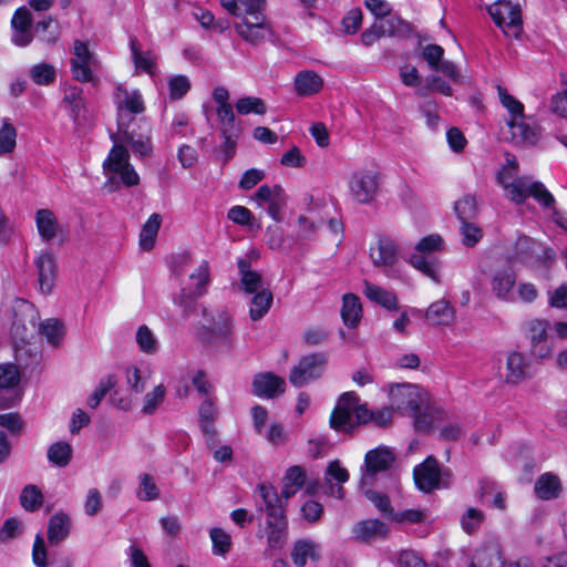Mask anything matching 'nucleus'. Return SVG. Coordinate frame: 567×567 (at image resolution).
<instances>
[{"instance_id":"obj_42","label":"nucleus","mask_w":567,"mask_h":567,"mask_svg":"<svg viewBox=\"0 0 567 567\" xmlns=\"http://www.w3.org/2000/svg\"><path fill=\"white\" fill-rule=\"evenodd\" d=\"M73 456V449L66 441H56L49 445L47 457L49 463L56 467H65Z\"/></svg>"},{"instance_id":"obj_21","label":"nucleus","mask_w":567,"mask_h":567,"mask_svg":"<svg viewBox=\"0 0 567 567\" xmlns=\"http://www.w3.org/2000/svg\"><path fill=\"white\" fill-rule=\"evenodd\" d=\"M350 478L348 470L342 466L339 460L329 462L323 476V491L324 494L338 499L344 497L342 484L347 483Z\"/></svg>"},{"instance_id":"obj_58","label":"nucleus","mask_w":567,"mask_h":567,"mask_svg":"<svg viewBox=\"0 0 567 567\" xmlns=\"http://www.w3.org/2000/svg\"><path fill=\"white\" fill-rule=\"evenodd\" d=\"M20 502L24 509L35 511L42 505V493L35 485H28L21 493Z\"/></svg>"},{"instance_id":"obj_32","label":"nucleus","mask_w":567,"mask_h":567,"mask_svg":"<svg viewBox=\"0 0 567 567\" xmlns=\"http://www.w3.org/2000/svg\"><path fill=\"white\" fill-rule=\"evenodd\" d=\"M563 484L559 476L553 472L539 475L534 485V493L538 499L551 501L560 496Z\"/></svg>"},{"instance_id":"obj_29","label":"nucleus","mask_w":567,"mask_h":567,"mask_svg":"<svg viewBox=\"0 0 567 567\" xmlns=\"http://www.w3.org/2000/svg\"><path fill=\"white\" fill-rule=\"evenodd\" d=\"M118 138V144H128L132 151L140 156H148L152 153V145L150 136L143 133H135L134 130H130V126L117 128L116 134L112 135V141Z\"/></svg>"},{"instance_id":"obj_33","label":"nucleus","mask_w":567,"mask_h":567,"mask_svg":"<svg viewBox=\"0 0 567 567\" xmlns=\"http://www.w3.org/2000/svg\"><path fill=\"white\" fill-rule=\"evenodd\" d=\"M320 556V545L312 539L303 538L293 544L291 559L296 567H305L308 561H318Z\"/></svg>"},{"instance_id":"obj_3","label":"nucleus","mask_w":567,"mask_h":567,"mask_svg":"<svg viewBox=\"0 0 567 567\" xmlns=\"http://www.w3.org/2000/svg\"><path fill=\"white\" fill-rule=\"evenodd\" d=\"M516 172L503 166L497 174V181L506 190L509 200L522 204L530 196L544 208H551L555 205V198L545 185L540 182L532 181L528 177L515 178Z\"/></svg>"},{"instance_id":"obj_31","label":"nucleus","mask_w":567,"mask_h":567,"mask_svg":"<svg viewBox=\"0 0 567 567\" xmlns=\"http://www.w3.org/2000/svg\"><path fill=\"white\" fill-rule=\"evenodd\" d=\"M389 533L386 524L379 519H363L352 528V537L360 543H372Z\"/></svg>"},{"instance_id":"obj_62","label":"nucleus","mask_w":567,"mask_h":567,"mask_svg":"<svg viewBox=\"0 0 567 567\" xmlns=\"http://www.w3.org/2000/svg\"><path fill=\"white\" fill-rule=\"evenodd\" d=\"M190 89V82L185 75H175L168 80L169 97L172 100L182 99Z\"/></svg>"},{"instance_id":"obj_56","label":"nucleus","mask_w":567,"mask_h":567,"mask_svg":"<svg viewBox=\"0 0 567 567\" xmlns=\"http://www.w3.org/2000/svg\"><path fill=\"white\" fill-rule=\"evenodd\" d=\"M116 384V378L113 374H107L102 378L99 382V385L93 391V393L87 398V405L91 409H95L102 399L107 394V392L113 389Z\"/></svg>"},{"instance_id":"obj_5","label":"nucleus","mask_w":567,"mask_h":567,"mask_svg":"<svg viewBox=\"0 0 567 567\" xmlns=\"http://www.w3.org/2000/svg\"><path fill=\"white\" fill-rule=\"evenodd\" d=\"M103 173L111 184L120 181L125 187L140 184V176L130 163V154L124 145L114 138L113 147L103 162Z\"/></svg>"},{"instance_id":"obj_20","label":"nucleus","mask_w":567,"mask_h":567,"mask_svg":"<svg viewBox=\"0 0 567 567\" xmlns=\"http://www.w3.org/2000/svg\"><path fill=\"white\" fill-rule=\"evenodd\" d=\"M255 200L258 206L262 207L265 204L268 205V215L275 220H281V210L286 204V195L284 189L279 185H262L258 188L255 194Z\"/></svg>"},{"instance_id":"obj_11","label":"nucleus","mask_w":567,"mask_h":567,"mask_svg":"<svg viewBox=\"0 0 567 567\" xmlns=\"http://www.w3.org/2000/svg\"><path fill=\"white\" fill-rule=\"evenodd\" d=\"M495 24L505 35L518 38L522 31V14L518 4L508 0H497L487 8Z\"/></svg>"},{"instance_id":"obj_55","label":"nucleus","mask_w":567,"mask_h":567,"mask_svg":"<svg viewBox=\"0 0 567 567\" xmlns=\"http://www.w3.org/2000/svg\"><path fill=\"white\" fill-rule=\"evenodd\" d=\"M236 110L240 115H248L250 113L262 115L266 113L267 107L260 97L245 96L237 101Z\"/></svg>"},{"instance_id":"obj_44","label":"nucleus","mask_w":567,"mask_h":567,"mask_svg":"<svg viewBox=\"0 0 567 567\" xmlns=\"http://www.w3.org/2000/svg\"><path fill=\"white\" fill-rule=\"evenodd\" d=\"M216 417V408L210 401H205L199 408V421L203 433L206 436L207 444H215L216 431L213 426Z\"/></svg>"},{"instance_id":"obj_19","label":"nucleus","mask_w":567,"mask_h":567,"mask_svg":"<svg viewBox=\"0 0 567 567\" xmlns=\"http://www.w3.org/2000/svg\"><path fill=\"white\" fill-rule=\"evenodd\" d=\"M530 364L527 358L517 351H511L506 354L505 369L502 373L506 384L517 385L530 378Z\"/></svg>"},{"instance_id":"obj_30","label":"nucleus","mask_w":567,"mask_h":567,"mask_svg":"<svg viewBox=\"0 0 567 567\" xmlns=\"http://www.w3.org/2000/svg\"><path fill=\"white\" fill-rule=\"evenodd\" d=\"M252 388L257 396L272 399L285 392L286 382L282 378L266 372L255 377Z\"/></svg>"},{"instance_id":"obj_16","label":"nucleus","mask_w":567,"mask_h":567,"mask_svg":"<svg viewBox=\"0 0 567 567\" xmlns=\"http://www.w3.org/2000/svg\"><path fill=\"white\" fill-rule=\"evenodd\" d=\"M97 65L96 56L89 50L86 43L76 40L73 47L71 68L74 78L80 82L92 81V68Z\"/></svg>"},{"instance_id":"obj_45","label":"nucleus","mask_w":567,"mask_h":567,"mask_svg":"<svg viewBox=\"0 0 567 567\" xmlns=\"http://www.w3.org/2000/svg\"><path fill=\"white\" fill-rule=\"evenodd\" d=\"M162 217L159 214H152L143 225L140 233V247L150 250L154 247L158 230L161 228Z\"/></svg>"},{"instance_id":"obj_61","label":"nucleus","mask_w":567,"mask_h":567,"mask_svg":"<svg viewBox=\"0 0 567 567\" xmlns=\"http://www.w3.org/2000/svg\"><path fill=\"white\" fill-rule=\"evenodd\" d=\"M233 322L227 313H221L219 316V321L214 322L209 327L210 337L207 338L208 341L213 339H228L231 334Z\"/></svg>"},{"instance_id":"obj_39","label":"nucleus","mask_w":567,"mask_h":567,"mask_svg":"<svg viewBox=\"0 0 567 567\" xmlns=\"http://www.w3.org/2000/svg\"><path fill=\"white\" fill-rule=\"evenodd\" d=\"M70 517L64 513H56L51 516L48 526V539L51 545H58L65 539L70 533Z\"/></svg>"},{"instance_id":"obj_27","label":"nucleus","mask_w":567,"mask_h":567,"mask_svg":"<svg viewBox=\"0 0 567 567\" xmlns=\"http://www.w3.org/2000/svg\"><path fill=\"white\" fill-rule=\"evenodd\" d=\"M516 275L512 269L496 270L491 279V289L493 295L505 302H515Z\"/></svg>"},{"instance_id":"obj_14","label":"nucleus","mask_w":567,"mask_h":567,"mask_svg":"<svg viewBox=\"0 0 567 567\" xmlns=\"http://www.w3.org/2000/svg\"><path fill=\"white\" fill-rule=\"evenodd\" d=\"M370 259L374 267L382 268L386 276H390V270L399 261V247L396 243L390 238H379L378 241L370 246Z\"/></svg>"},{"instance_id":"obj_26","label":"nucleus","mask_w":567,"mask_h":567,"mask_svg":"<svg viewBox=\"0 0 567 567\" xmlns=\"http://www.w3.org/2000/svg\"><path fill=\"white\" fill-rule=\"evenodd\" d=\"M11 40L17 47H27L33 39L32 16L30 11L22 7L19 8L11 19Z\"/></svg>"},{"instance_id":"obj_38","label":"nucleus","mask_w":567,"mask_h":567,"mask_svg":"<svg viewBox=\"0 0 567 567\" xmlns=\"http://www.w3.org/2000/svg\"><path fill=\"white\" fill-rule=\"evenodd\" d=\"M363 293L369 300L388 310L398 309V297L394 292L385 290L378 285L369 282L368 280H364L363 282Z\"/></svg>"},{"instance_id":"obj_2","label":"nucleus","mask_w":567,"mask_h":567,"mask_svg":"<svg viewBox=\"0 0 567 567\" xmlns=\"http://www.w3.org/2000/svg\"><path fill=\"white\" fill-rule=\"evenodd\" d=\"M258 492L265 504L261 509L267 515L264 533L268 548L279 550L287 539V522L282 501L277 489L271 485L261 484L258 486Z\"/></svg>"},{"instance_id":"obj_9","label":"nucleus","mask_w":567,"mask_h":567,"mask_svg":"<svg viewBox=\"0 0 567 567\" xmlns=\"http://www.w3.org/2000/svg\"><path fill=\"white\" fill-rule=\"evenodd\" d=\"M468 567H532V564L528 559H506L501 544L489 540L474 550Z\"/></svg>"},{"instance_id":"obj_35","label":"nucleus","mask_w":567,"mask_h":567,"mask_svg":"<svg viewBox=\"0 0 567 567\" xmlns=\"http://www.w3.org/2000/svg\"><path fill=\"white\" fill-rule=\"evenodd\" d=\"M293 86L297 95L311 96L322 90L323 80L315 71L303 70L295 76Z\"/></svg>"},{"instance_id":"obj_6","label":"nucleus","mask_w":567,"mask_h":567,"mask_svg":"<svg viewBox=\"0 0 567 567\" xmlns=\"http://www.w3.org/2000/svg\"><path fill=\"white\" fill-rule=\"evenodd\" d=\"M209 284L210 265L202 259L188 275V282L174 297V303L183 309L185 316H188L195 309L196 300L207 292Z\"/></svg>"},{"instance_id":"obj_28","label":"nucleus","mask_w":567,"mask_h":567,"mask_svg":"<svg viewBox=\"0 0 567 567\" xmlns=\"http://www.w3.org/2000/svg\"><path fill=\"white\" fill-rule=\"evenodd\" d=\"M424 317L432 326L449 327L455 322L456 309L450 301L441 299L427 307Z\"/></svg>"},{"instance_id":"obj_52","label":"nucleus","mask_w":567,"mask_h":567,"mask_svg":"<svg viewBox=\"0 0 567 567\" xmlns=\"http://www.w3.org/2000/svg\"><path fill=\"white\" fill-rule=\"evenodd\" d=\"M497 93L501 104L506 109L508 113L507 120H516L525 115L524 104L511 95L506 89L497 86Z\"/></svg>"},{"instance_id":"obj_13","label":"nucleus","mask_w":567,"mask_h":567,"mask_svg":"<svg viewBox=\"0 0 567 567\" xmlns=\"http://www.w3.org/2000/svg\"><path fill=\"white\" fill-rule=\"evenodd\" d=\"M327 364L323 353H312L303 357L290 372L289 380L292 385L301 388L308 382L321 377Z\"/></svg>"},{"instance_id":"obj_25","label":"nucleus","mask_w":567,"mask_h":567,"mask_svg":"<svg viewBox=\"0 0 567 567\" xmlns=\"http://www.w3.org/2000/svg\"><path fill=\"white\" fill-rule=\"evenodd\" d=\"M19 381L20 372L14 364L0 365V406L9 408L16 402Z\"/></svg>"},{"instance_id":"obj_24","label":"nucleus","mask_w":567,"mask_h":567,"mask_svg":"<svg viewBox=\"0 0 567 567\" xmlns=\"http://www.w3.org/2000/svg\"><path fill=\"white\" fill-rule=\"evenodd\" d=\"M40 290L48 295L52 292L56 278V260L51 250L45 249L39 254L35 261Z\"/></svg>"},{"instance_id":"obj_47","label":"nucleus","mask_w":567,"mask_h":567,"mask_svg":"<svg viewBox=\"0 0 567 567\" xmlns=\"http://www.w3.org/2000/svg\"><path fill=\"white\" fill-rule=\"evenodd\" d=\"M271 303L272 293L269 289H261L260 291L255 292L249 305L250 319L254 321L261 319L269 311Z\"/></svg>"},{"instance_id":"obj_50","label":"nucleus","mask_w":567,"mask_h":567,"mask_svg":"<svg viewBox=\"0 0 567 567\" xmlns=\"http://www.w3.org/2000/svg\"><path fill=\"white\" fill-rule=\"evenodd\" d=\"M484 520H485V514L483 511H481L476 507H468L462 514V516L460 518V524H461L462 529L466 534L471 535L481 528Z\"/></svg>"},{"instance_id":"obj_53","label":"nucleus","mask_w":567,"mask_h":567,"mask_svg":"<svg viewBox=\"0 0 567 567\" xmlns=\"http://www.w3.org/2000/svg\"><path fill=\"white\" fill-rule=\"evenodd\" d=\"M423 406L416 412L411 414L414 417L415 429L420 432H430L434 429V422L440 419L442 412L433 408Z\"/></svg>"},{"instance_id":"obj_48","label":"nucleus","mask_w":567,"mask_h":567,"mask_svg":"<svg viewBox=\"0 0 567 567\" xmlns=\"http://www.w3.org/2000/svg\"><path fill=\"white\" fill-rule=\"evenodd\" d=\"M131 52L135 68L153 75L156 71L157 55L153 51H141L136 41H131Z\"/></svg>"},{"instance_id":"obj_4","label":"nucleus","mask_w":567,"mask_h":567,"mask_svg":"<svg viewBox=\"0 0 567 567\" xmlns=\"http://www.w3.org/2000/svg\"><path fill=\"white\" fill-rule=\"evenodd\" d=\"M443 250L444 241L440 235L425 236L415 245L414 252L409 257V264L434 284L440 285L442 262L433 255Z\"/></svg>"},{"instance_id":"obj_43","label":"nucleus","mask_w":567,"mask_h":567,"mask_svg":"<svg viewBox=\"0 0 567 567\" xmlns=\"http://www.w3.org/2000/svg\"><path fill=\"white\" fill-rule=\"evenodd\" d=\"M305 482L306 472L301 466L289 467L282 480V496L286 499L293 496L303 486Z\"/></svg>"},{"instance_id":"obj_23","label":"nucleus","mask_w":567,"mask_h":567,"mask_svg":"<svg viewBox=\"0 0 567 567\" xmlns=\"http://www.w3.org/2000/svg\"><path fill=\"white\" fill-rule=\"evenodd\" d=\"M63 109L70 118L80 125L87 121L89 110L86 101L83 96V90L78 86H69L64 90L62 100Z\"/></svg>"},{"instance_id":"obj_64","label":"nucleus","mask_w":567,"mask_h":567,"mask_svg":"<svg viewBox=\"0 0 567 567\" xmlns=\"http://www.w3.org/2000/svg\"><path fill=\"white\" fill-rule=\"evenodd\" d=\"M549 111L557 116L567 118V87L550 97Z\"/></svg>"},{"instance_id":"obj_7","label":"nucleus","mask_w":567,"mask_h":567,"mask_svg":"<svg viewBox=\"0 0 567 567\" xmlns=\"http://www.w3.org/2000/svg\"><path fill=\"white\" fill-rule=\"evenodd\" d=\"M113 103L117 113V128L131 126L134 116L145 111L143 96L137 89L117 83L113 93Z\"/></svg>"},{"instance_id":"obj_36","label":"nucleus","mask_w":567,"mask_h":567,"mask_svg":"<svg viewBox=\"0 0 567 567\" xmlns=\"http://www.w3.org/2000/svg\"><path fill=\"white\" fill-rule=\"evenodd\" d=\"M340 313L344 326L355 328L360 323L363 315L360 298L354 293H344L342 296Z\"/></svg>"},{"instance_id":"obj_46","label":"nucleus","mask_w":567,"mask_h":567,"mask_svg":"<svg viewBox=\"0 0 567 567\" xmlns=\"http://www.w3.org/2000/svg\"><path fill=\"white\" fill-rule=\"evenodd\" d=\"M167 389L164 384L159 383L146 392L142 399L141 412L144 415L154 414L158 408L164 403Z\"/></svg>"},{"instance_id":"obj_59","label":"nucleus","mask_w":567,"mask_h":567,"mask_svg":"<svg viewBox=\"0 0 567 567\" xmlns=\"http://www.w3.org/2000/svg\"><path fill=\"white\" fill-rule=\"evenodd\" d=\"M30 76L39 85H49L55 79V70L48 63L35 64L30 70Z\"/></svg>"},{"instance_id":"obj_60","label":"nucleus","mask_w":567,"mask_h":567,"mask_svg":"<svg viewBox=\"0 0 567 567\" xmlns=\"http://www.w3.org/2000/svg\"><path fill=\"white\" fill-rule=\"evenodd\" d=\"M213 543V553L215 555H225L231 546L230 536L221 528L214 527L209 533Z\"/></svg>"},{"instance_id":"obj_10","label":"nucleus","mask_w":567,"mask_h":567,"mask_svg":"<svg viewBox=\"0 0 567 567\" xmlns=\"http://www.w3.org/2000/svg\"><path fill=\"white\" fill-rule=\"evenodd\" d=\"M389 395L393 409L408 415L416 414L427 400L425 391L410 383L390 385Z\"/></svg>"},{"instance_id":"obj_8","label":"nucleus","mask_w":567,"mask_h":567,"mask_svg":"<svg viewBox=\"0 0 567 567\" xmlns=\"http://www.w3.org/2000/svg\"><path fill=\"white\" fill-rule=\"evenodd\" d=\"M347 185L353 202L361 205L370 204L378 194L380 176L373 168H358L350 174Z\"/></svg>"},{"instance_id":"obj_41","label":"nucleus","mask_w":567,"mask_h":567,"mask_svg":"<svg viewBox=\"0 0 567 567\" xmlns=\"http://www.w3.org/2000/svg\"><path fill=\"white\" fill-rule=\"evenodd\" d=\"M18 131L9 117L0 120V157L11 155L17 147Z\"/></svg>"},{"instance_id":"obj_12","label":"nucleus","mask_w":567,"mask_h":567,"mask_svg":"<svg viewBox=\"0 0 567 567\" xmlns=\"http://www.w3.org/2000/svg\"><path fill=\"white\" fill-rule=\"evenodd\" d=\"M393 462L394 453L386 446L381 445L368 451L361 467V486L371 485L375 474L390 468Z\"/></svg>"},{"instance_id":"obj_22","label":"nucleus","mask_w":567,"mask_h":567,"mask_svg":"<svg viewBox=\"0 0 567 567\" xmlns=\"http://www.w3.org/2000/svg\"><path fill=\"white\" fill-rule=\"evenodd\" d=\"M354 392H347L341 395L334 408L331 417L330 425L332 429L339 432H351L355 427V421L353 415V403Z\"/></svg>"},{"instance_id":"obj_34","label":"nucleus","mask_w":567,"mask_h":567,"mask_svg":"<svg viewBox=\"0 0 567 567\" xmlns=\"http://www.w3.org/2000/svg\"><path fill=\"white\" fill-rule=\"evenodd\" d=\"M35 225L39 236L47 243L53 240L62 231L54 213L50 209H39L35 213Z\"/></svg>"},{"instance_id":"obj_17","label":"nucleus","mask_w":567,"mask_h":567,"mask_svg":"<svg viewBox=\"0 0 567 567\" xmlns=\"http://www.w3.org/2000/svg\"><path fill=\"white\" fill-rule=\"evenodd\" d=\"M216 114L218 117V126L220 135L224 138L225 161H228L234 153L236 138L238 137L239 127L236 125V118L231 105L217 106Z\"/></svg>"},{"instance_id":"obj_40","label":"nucleus","mask_w":567,"mask_h":567,"mask_svg":"<svg viewBox=\"0 0 567 567\" xmlns=\"http://www.w3.org/2000/svg\"><path fill=\"white\" fill-rule=\"evenodd\" d=\"M138 350L147 355H154L161 348V342L154 331L146 324H141L135 333Z\"/></svg>"},{"instance_id":"obj_15","label":"nucleus","mask_w":567,"mask_h":567,"mask_svg":"<svg viewBox=\"0 0 567 567\" xmlns=\"http://www.w3.org/2000/svg\"><path fill=\"white\" fill-rule=\"evenodd\" d=\"M511 138L514 143L533 146L542 136V128L530 116H522L516 120H506Z\"/></svg>"},{"instance_id":"obj_1","label":"nucleus","mask_w":567,"mask_h":567,"mask_svg":"<svg viewBox=\"0 0 567 567\" xmlns=\"http://www.w3.org/2000/svg\"><path fill=\"white\" fill-rule=\"evenodd\" d=\"M220 4L229 14L238 17L234 29L245 42L258 44L270 34L264 14L266 0H220Z\"/></svg>"},{"instance_id":"obj_49","label":"nucleus","mask_w":567,"mask_h":567,"mask_svg":"<svg viewBox=\"0 0 567 567\" xmlns=\"http://www.w3.org/2000/svg\"><path fill=\"white\" fill-rule=\"evenodd\" d=\"M138 486L136 497L142 502L155 501L159 497V488L155 478L148 473H142L137 477Z\"/></svg>"},{"instance_id":"obj_63","label":"nucleus","mask_w":567,"mask_h":567,"mask_svg":"<svg viewBox=\"0 0 567 567\" xmlns=\"http://www.w3.org/2000/svg\"><path fill=\"white\" fill-rule=\"evenodd\" d=\"M227 217L234 224H237L240 226H247V227L254 226V215L245 206H240V205L233 206L228 210Z\"/></svg>"},{"instance_id":"obj_18","label":"nucleus","mask_w":567,"mask_h":567,"mask_svg":"<svg viewBox=\"0 0 567 567\" xmlns=\"http://www.w3.org/2000/svg\"><path fill=\"white\" fill-rule=\"evenodd\" d=\"M413 477L416 487L425 493H430L440 487L441 468L437 461L429 456L421 464L416 465L413 471Z\"/></svg>"},{"instance_id":"obj_57","label":"nucleus","mask_w":567,"mask_h":567,"mask_svg":"<svg viewBox=\"0 0 567 567\" xmlns=\"http://www.w3.org/2000/svg\"><path fill=\"white\" fill-rule=\"evenodd\" d=\"M34 32L40 40L53 43L59 37V27L53 19L47 18L35 24Z\"/></svg>"},{"instance_id":"obj_37","label":"nucleus","mask_w":567,"mask_h":567,"mask_svg":"<svg viewBox=\"0 0 567 567\" xmlns=\"http://www.w3.org/2000/svg\"><path fill=\"white\" fill-rule=\"evenodd\" d=\"M237 265L240 275V285L246 293H255L265 289L261 274L251 269L250 262L247 259H238Z\"/></svg>"},{"instance_id":"obj_54","label":"nucleus","mask_w":567,"mask_h":567,"mask_svg":"<svg viewBox=\"0 0 567 567\" xmlns=\"http://www.w3.org/2000/svg\"><path fill=\"white\" fill-rule=\"evenodd\" d=\"M454 210L462 223L468 221L477 214V202L475 197L465 195L455 202Z\"/></svg>"},{"instance_id":"obj_51","label":"nucleus","mask_w":567,"mask_h":567,"mask_svg":"<svg viewBox=\"0 0 567 567\" xmlns=\"http://www.w3.org/2000/svg\"><path fill=\"white\" fill-rule=\"evenodd\" d=\"M40 333L50 344L56 347L61 343L65 330L61 321L56 319H48L40 324Z\"/></svg>"}]
</instances>
